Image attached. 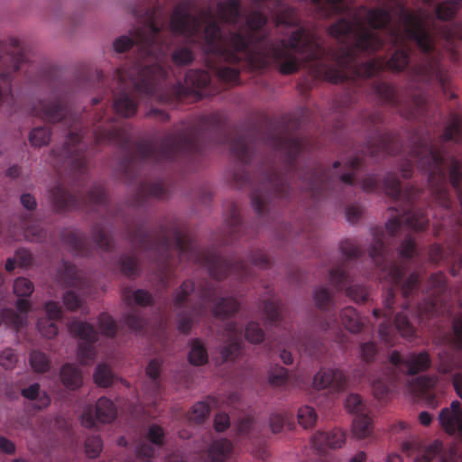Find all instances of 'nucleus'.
Wrapping results in <instances>:
<instances>
[{"mask_svg": "<svg viewBox=\"0 0 462 462\" xmlns=\"http://www.w3.org/2000/svg\"><path fill=\"white\" fill-rule=\"evenodd\" d=\"M345 380V375L338 369H321L313 378V387L318 390L325 388L338 389Z\"/></svg>", "mask_w": 462, "mask_h": 462, "instance_id": "1a4fd4ad", "label": "nucleus"}, {"mask_svg": "<svg viewBox=\"0 0 462 462\" xmlns=\"http://www.w3.org/2000/svg\"><path fill=\"white\" fill-rule=\"evenodd\" d=\"M189 360L194 365H202L207 363L208 353L200 341L193 340L191 342Z\"/></svg>", "mask_w": 462, "mask_h": 462, "instance_id": "6ab92c4d", "label": "nucleus"}, {"mask_svg": "<svg viewBox=\"0 0 462 462\" xmlns=\"http://www.w3.org/2000/svg\"><path fill=\"white\" fill-rule=\"evenodd\" d=\"M15 258L17 259L19 265H27L31 261V254L26 250H19L15 253Z\"/></svg>", "mask_w": 462, "mask_h": 462, "instance_id": "0e129e2a", "label": "nucleus"}, {"mask_svg": "<svg viewBox=\"0 0 462 462\" xmlns=\"http://www.w3.org/2000/svg\"><path fill=\"white\" fill-rule=\"evenodd\" d=\"M148 439L154 444H161L163 439L162 429L157 425H152L148 430Z\"/></svg>", "mask_w": 462, "mask_h": 462, "instance_id": "5fc2aeb1", "label": "nucleus"}, {"mask_svg": "<svg viewBox=\"0 0 462 462\" xmlns=\"http://www.w3.org/2000/svg\"><path fill=\"white\" fill-rule=\"evenodd\" d=\"M131 298L130 301L133 300L134 303L142 306L149 304L152 300L151 295L143 290H136L133 291Z\"/></svg>", "mask_w": 462, "mask_h": 462, "instance_id": "8fccbe9b", "label": "nucleus"}, {"mask_svg": "<svg viewBox=\"0 0 462 462\" xmlns=\"http://www.w3.org/2000/svg\"><path fill=\"white\" fill-rule=\"evenodd\" d=\"M408 64V54L405 48L398 49L388 61V67L393 70H402Z\"/></svg>", "mask_w": 462, "mask_h": 462, "instance_id": "393cba45", "label": "nucleus"}, {"mask_svg": "<svg viewBox=\"0 0 462 462\" xmlns=\"http://www.w3.org/2000/svg\"><path fill=\"white\" fill-rule=\"evenodd\" d=\"M158 32L155 25H149L143 31L139 32L134 39L138 44H142L143 48H146L147 51H151V45L154 42V36Z\"/></svg>", "mask_w": 462, "mask_h": 462, "instance_id": "4be33fe9", "label": "nucleus"}, {"mask_svg": "<svg viewBox=\"0 0 462 462\" xmlns=\"http://www.w3.org/2000/svg\"><path fill=\"white\" fill-rule=\"evenodd\" d=\"M116 415V410L113 402L102 397L97 400L95 407L90 404L84 405L80 411L79 420L85 428H93L97 421L102 423L111 422Z\"/></svg>", "mask_w": 462, "mask_h": 462, "instance_id": "39448f33", "label": "nucleus"}, {"mask_svg": "<svg viewBox=\"0 0 462 462\" xmlns=\"http://www.w3.org/2000/svg\"><path fill=\"white\" fill-rule=\"evenodd\" d=\"M85 448L88 457H97L102 450V440L97 436L88 438L86 440Z\"/></svg>", "mask_w": 462, "mask_h": 462, "instance_id": "ea45409f", "label": "nucleus"}, {"mask_svg": "<svg viewBox=\"0 0 462 462\" xmlns=\"http://www.w3.org/2000/svg\"><path fill=\"white\" fill-rule=\"evenodd\" d=\"M384 189L386 192L393 197H398L400 194V184L394 175H388L384 180Z\"/></svg>", "mask_w": 462, "mask_h": 462, "instance_id": "49530a36", "label": "nucleus"}, {"mask_svg": "<svg viewBox=\"0 0 462 462\" xmlns=\"http://www.w3.org/2000/svg\"><path fill=\"white\" fill-rule=\"evenodd\" d=\"M454 344L457 348H462V317L454 322Z\"/></svg>", "mask_w": 462, "mask_h": 462, "instance_id": "4d7b16f0", "label": "nucleus"}, {"mask_svg": "<svg viewBox=\"0 0 462 462\" xmlns=\"http://www.w3.org/2000/svg\"><path fill=\"white\" fill-rule=\"evenodd\" d=\"M390 20V14L380 9L356 11L352 22L341 20L333 24L329 33L337 40L346 39L360 51H374L382 41L374 32L375 28L384 25Z\"/></svg>", "mask_w": 462, "mask_h": 462, "instance_id": "f03ea898", "label": "nucleus"}, {"mask_svg": "<svg viewBox=\"0 0 462 462\" xmlns=\"http://www.w3.org/2000/svg\"><path fill=\"white\" fill-rule=\"evenodd\" d=\"M51 134L45 127H38L32 131L30 134V142L33 146L41 147L49 143Z\"/></svg>", "mask_w": 462, "mask_h": 462, "instance_id": "473e14b6", "label": "nucleus"}, {"mask_svg": "<svg viewBox=\"0 0 462 462\" xmlns=\"http://www.w3.org/2000/svg\"><path fill=\"white\" fill-rule=\"evenodd\" d=\"M172 59L179 65H186L193 60V54L188 48H180L173 53Z\"/></svg>", "mask_w": 462, "mask_h": 462, "instance_id": "37998d69", "label": "nucleus"}, {"mask_svg": "<svg viewBox=\"0 0 462 462\" xmlns=\"http://www.w3.org/2000/svg\"><path fill=\"white\" fill-rule=\"evenodd\" d=\"M157 67H152V68H144V69H138V75L135 76L133 73H128L125 70L119 71L118 72V80L122 84H125L126 78H129L133 86L135 88H142V81H146L150 78L151 75H153L155 73V70L157 69Z\"/></svg>", "mask_w": 462, "mask_h": 462, "instance_id": "2eb2a0df", "label": "nucleus"}, {"mask_svg": "<svg viewBox=\"0 0 462 462\" xmlns=\"http://www.w3.org/2000/svg\"><path fill=\"white\" fill-rule=\"evenodd\" d=\"M60 282L62 283H66L71 287H76L78 284V281L76 279L75 268L71 265L67 266L60 275Z\"/></svg>", "mask_w": 462, "mask_h": 462, "instance_id": "c03bdc74", "label": "nucleus"}, {"mask_svg": "<svg viewBox=\"0 0 462 462\" xmlns=\"http://www.w3.org/2000/svg\"><path fill=\"white\" fill-rule=\"evenodd\" d=\"M34 290L32 282L23 277L17 278L14 282V293L18 297L15 310H5L2 320L15 329L28 324V314L32 310L30 300L23 299L29 297Z\"/></svg>", "mask_w": 462, "mask_h": 462, "instance_id": "20e7f679", "label": "nucleus"}, {"mask_svg": "<svg viewBox=\"0 0 462 462\" xmlns=\"http://www.w3.org/2000/svg\"><path fill=\"white\" fill-rule=\"evenodd\" d=\"M288 377V371L283 367H276L269 374V381L273 384L280 385L283 383Z\"/></svg>", "mask_w": 462, "mask_h": 462, "instance_id": "a18cd8bd", "label": "nucleus"}, {"mask_svg": "<svg viewBox=\"0 0 462 462\" xmlns=\"http://www.w3.org/2000/svg\"><path fill=\"white\" fill-rule=\"evenodd\" d=\"M458 134H459V123L457 120H455L453 122V124L448 128H447V130L444 134V137L447 140H452V139H455L457 137V135H458Z\"/></svg>", "mask_w": 462, "mask_h": 462, "instance_id": "e2e57ef3", "label": "nucleus"}, {"mask_svg": "<svg viewBox=\"0 0 462 462\" xmlns=\"http://www.w3.org/2000/svg\"><path fill=\"white\" fill-rule=\"evenodd\" d=\"M276 24H284L289 27H297L298 20L292 9L289 7H280L278 13L275 14Z\"/></svg>", "mask_w": 462, "mask_h": 462, "instance_id": "5701e85b", "label": "nucleus"}, {"mask_svg": "<svg viewBox=\"0 0 462 462\" xmlns=\"http://www.w3.org/2000/svg\"><path fill=\"white\" fill-rule=\"evenodd\" d=\"M232 444L226 439L215 440L208 449V462H224L231 452Z\"/></svg>", "mask_w": 462, "mask_h": 462, "instance_id": "4468645a", "label": "nucleus"}, {"mask_svg": "<svg viewBox=\"0 0 462 462\" xmlns=\"http://www.w3.org/2000/svg\"><path fill=\"white\" fill-rule=\"evenodd\" d=\"M45 317L37 321V328L42 337L51 338L58 334L56 321L61 318V309L55 301H47L43 306Z\"/></svg>", "mask_w": 462, "mask_h": 462, "instance_id": "6e6552de", "label": "nucleus"}, {"mask_svg": "<svg viewBox=\"0 0 462 462\" xmlns=\"http://www.w3.org/2000/svg\"><path fill=\"white\" fill-rule=\"evenodd\" d=\"M30 364L32 368L38 373H43L47 371L50 366L48 357L40 351H33L31 353Z\"/></svg>", "mask_w": 462, "mask_h": 462, "instance_id": "a878e982", "label": "nucleus"}, {"mask_svg": "<svg viewBox=\"0 0 462 462\" xmlns=\"http://www.w3.org/2000/svg\"><path fill=\"white\" fill-rule=\"evenodd\" d=\"M229 425V418L226 413H218L214 421L215 429L217 431L225 430Z\"/></svg>", "mask_w": 462, "mask_h": 462, "instance_id": "13d9d810", "label": "nucleus"}, {"mask_svg": "<svg viewBox=\"0 0 462 462\" xmlns=\"http://www.w3.org/2000/svg\"><path fill=\"white\" fill-rule=\"evenodd\" d=\"M200 25V21L191 15V11L187 5H178L174 9L171 20V29L174 33L192 36L199 31Z\"/></svg>", "mask_w": 462, "mask_h": 462, "instance_id": "0eeeda50", "label": "nucleus"}, {"mask_svg": "<svg viewBox=\"0 0 462 462\" xmlns=\"http://www.w3.org/2000/svg\"><path fill=\"white\" fill-rule=\"evenodd\" d=\"M346 440L345 433L340 430H335L328 433H319L315 436V442L319 445L326 443L332 448L342 447Z\"/></svg>", "mask_w": 462, "mask_h": 462, "instance_id": "f3484780", "label": "nucleus"}, {"mask_svg": "<svg viewBox=\"0 0 462 462\" xmlns=\"http://www.w3.org/2000/svg\"><path fill=\"white\" fill-rule=\"evenodd\" d=\"M395 325L403 337H410L412 335V328L408 321L406 315L402 313L398 314L395 319Z\"/></svg>", "mask_w": 462, "mask_h": 462, "instance_id": "79ce46f5", "label": "nucleus"}, {"mask_svg": "<svg viewBox=\"0 0 462 462\" xmlns=\"http://www.w3.org/2000/svg\"><path fill=\"white\" fill-rule=\"evenodd\" d=\"M403 221H405L410 227L415 230L424 228L428 223V220L420 211L409 212Z\"/></svg>", "mask_w": 462, "mask_h": 462, "instance_id": "7c9ffc66", "label": "nucleus"}, {"mask_svg": "<svg viewBox=\"0 0 462 462\" xmlns=\"http://www.w3.org/2000/svg\"><path fill=\"white\" fill-rule=\"evenodd\" d=\"M389 359L391 374H383L372 383L373 391L378 397H383L395 389L399 374L406 372L409 374H413L427 369L430 365V359L426 352L409 353L402 356L394 351L390 355Z\"/></svg>", "mask_w": 462, "mask_h": 462, "instance_id": "7ed1b4c3", "label": "nucleus"}, {"mask_svg": "<svg viewBox=\"0 0 462 462\" xmlns=\"http://www.w3.org/2000/svg\"><path fill=\"white\" fill-rule=\"evenodd\" d=\"M95 383L101 387H108L115 380L112 370L105 364H99L93 374Z\"/></svg>", "mask_w": 462, "mask_h": 462, "instance_id": "a211bd4d", "label": "nucleus"}, {"mask_svg": "<svg viewBox=\"0 0 462 462\" xmlns=\"http://www.w3.org/2000/svg\"><path fill=\"white\" fill-rule=\"evenodd\" d=\"M115 109L123 116H131L136 109L135 103L126 95H121L115 101Z\"/></svg>", "mask_w": 462, "mask_h": 462, "instance_id": "412c9836", "label": "nucleus"}, {"mask_svg": "<svg viewBox=\"0 0 462 462\" xmlns=\"http://www.w3.org/2000/svg\"><path fill=\"white\" fill-rule=\"evenodd\" d=\"M285 417V413H273L271 415L269 424L273 432L278 433L282 430Z\"/></svg>", "mask_w": 462, "mask_h": 462, "instance_id": "de8ad7c7", "label": "nucleus"}, {"mask_svg": "<svg viewBox=\"0 0 462 462\" xmlns=\"http://www.w3.org/2000/svg\"><path fill=\"white\" fill-rule=\"evenodd\" d=\"M317 420V414L312 407L303 406L298 411V421L304 427H311Z\"/></svg>", "mask_w": 462, "mask_h": 462, "instance_id": "c756f323", "label": "nucleus"}, {"mask_svg": "<svg viewBox=\"0 0 462 462\" xmlns=\"http://www.w3.org/2000/svg\"><path fill=\"white\" fill-rule=\"evenodd\" d=\"M415 250L414 243L411 239L405 240L400 247V254L402 257H411L412 256Z\"/></svg>", "mask_w": 462, "mask_h": 462, "instance_id": "bf43d9fd", "label": "nucleus"}, {"mask_svg": "<svg viewBox=\"0 0 462 462\" xmlns=\"http://www.w3.org/2000/svg\"><path fill=\"white\" fill-rule=\"evenodd\" d=\"M352 432L357 439H365L372 433V420L368 413L356 415L352 423Z\"/></svg>", "mask_w": 462, "mask_h": 462, "instance_id": "ddd939ff", "label": "nucleus"}, {"mask_svg": "<svg viewBox=\"0 0 462 462\" xmlns=\"http://www.w3.org/2000/svg\"><path fill=\"white\" fill-rule=\"evenodd\" d=\"M209 405L206 402H199L194 404L189 414V420L194 422H201L209 413Z\"/></svg>", "mask_w": 462, "mask_h": 462, "instance_id": "cd10ccee", "label": "nucleus"}, {"mask_svg": "<svg viewBox=\"0 0 462 462\" xmlns=\"http://www.w3.org/2000/svg\"><path fill=\"white\" fill-rule=\"evenodd\" d=\"M70 333L78 336L80 339L77 352V357L82 365L90 363L95 357L94 347L90 343L97 339V334L93 328L82 321H74L69 324Z\"/></svg>", "mask_w": 462, "mask_h": 462, "instance_id": "423d86ee", "label": "nucleus"}, {"mask_svg": "<svg viewBox=\"0 0 462 462\" xmlns=\"http://www.w3.org/2000/svg\"><path fill=\"white\" fill-rule=\"evenodd\" d=\"M441 450L442 441L436 439L426 448L424 454L417 458L415 462H430Z\"/></svg>", "mask_w": 462, "mask_h": 462, "instance_id": "c9c22d12", "label": "nucleus"}, {"mask_svg": "<svg viewBox=\"0 0 462 462\" xmlns=\"http://www.w3.org/2000/svg\"><path fill=\"white\" fill-rule=\"evenodd\" d=\"M345 407L349 412L356 414V416L361 413H368L358 394H349L346 399Z\"/></svg>", "mask_w": 462, "mask_h": 462, "instance_id": "bb28decb", "label": "nucleus"}, {"mask_svg": "<svg viewBox=\"0 0 462 462\" xmlns=\"http://www.w3.org/2000/svg\"><path fill=\"white\" fill-rule=\"evenodd\" d=\"M237 309V302L233 298L223 299L214 309L216 316L228 315Z\"/></svg>", "mask_w": 462, "mask_h": 462, "instance_id": "e433bc0d", "label": "nucleus"}, {"mask_svg": "<svg viewBox=\"0 0 462 462\" xmlns=\"http://www.w3.org/2000/svg\"><path fill=\"white\" fill-rule=\"evenodd\" d=\"M245 337L247 341L257 344L263 340L264 333L257 322H248L245 328Z\"/></svg>", "mask_w": 462, "mask_h": 462, "instance_id": "b1692460", "label": "nucleus"}, {"mask_svg": "<svg viewBox=\"0 0 462 462\" xmlns=\"http://www.w3.org/2000/svg\"><path fill=\"white\" fill-rule=\"evenodd\" d=\"M311 3L318 5L319 6H323L328 5L331 6L335 12H339L342 10L341 2L342 0H310Z\"/></svg>", "mask_w": 462, "mask_h": 462, "instance_id": "680f3d73", "label": "nucleus"}, {"mask_svg": "<svg viewBox=\"0 0 462 462\" xmlns=\"http://www.w3.org/2000/svg\"><path fill=\"white\" fill-rule=\"evenodd\" d=\"M449 173L453 185L457 187L458 185V180L462 178V171L459 162L455 159H451L450 161Z\"/></svg>", "mask_w": 462, "mask_h": 462, "instance_id": "603ef678", "label": "nucleus"}, {"mask_svg": "<svg viewBox=\"0 0 462 462\" xmlns=\"http://www.w3.org/2000/svg\"><path fill=\"white\" fill-rule=\"evenodd\" d=\"M0 449L5 453H13L14 451V445L5 437H0Z\"/></svg>", "mask_w": 462, "mask_h": 462, "instance_id": "774afa93", "label": "nucleus"}, {"mask_svg": "<svg viewBox=\"0 0 462 462\" xmlns=\"http://www.w3.org/2000/svg\"><path fill=\"white\" fill-rule=\"evenodd\" d=\"M62 301L67 310H75L81 306L82 297L74 289H70L64 293Z\"/></svg>", "mask_w": 462, "mask_h": 462, "instance_id": "72a5a7b5", "label": "nucleus"}, {"mask_svg": "<svg viewBox=\"0 0 462 462\" xmlns=\"http://www.w3.org/2000/svg\"><path fill=\"white\" fill-rule=\"evenodd\" d=\"M265 322L269 325L276 323L281 317L280 306L270 301L264 305Z\"/></svg>", "mask_w": 462, "mask_h": 462, "instance_id": "58836bf2", "label": "nucleus"}, {"mask_svg": "<svg viewBox=\"0 0 462 462\" xmlns=\"http://www.w3.org/2000/svg\"><path fill=\"white\" fill-rule=\"evenodd\" d=\"M437 384V378L431 377H420L417 378L415 383L410 385V391L415 393H424Z\"/></svg>", "mask_w": 462, "mask_h": 462, "instance_id": "2f4dec72", "label": "nucleus"}, {"mask_svg": "<svg viewBox=\"0 0 462 462\" xmlns=\"http://www.w3.org/2000/svg\"><path fill=\"white\" fill-rule=\"evenodd\" d=\"M134 44V40L128 36H121L115 40L113 43L114 50L116 52H123L128 50Z\"/></svg>", "mask_w": 462, "mask_h": 462, "instance_id": "3c124183", "label": "nucleus"}, {"mask_svg": "<svg viewBox=\"0 0 462 462\" xmlns=\"http://www.w3.org/2000/svg\"><path fill=\"white\" fill-rule=\"evenodd\" d=\"M313 299L319 308H323L330 299V292L325 287H318L313 291Z\"/></svg>", "mask_w": 462, "mask_h": 462, "instance_id": "a19ab883", "label": "nucleus"}, {"mask_svg": "<svg viewBox=\"0 0 462 462\" xmlns=\"http://www.w3.org/2000/svg\"><path fill=\"white\" fill-rule=\"evenodd\" d=\"M22 394L24 398L33 401V405L37 409L47 407L51 402L49 396L44 392L40 391L37 383H33L23 389Z\"/></svg>", "mask_w": 462, "mask_h": 462, "instance_id": "dca6fc26", "label": "nucleus"}, {"mask_svg": "<svg viewBox=\"0 0 462 462\" xmlns=\"http://www.w3.org/2000/svg\"><path fill=\"white\" fill-rule=\"evenodd\" d=\"M238 5L239 0L218 4V18L232 24L233 28L227 37L220 32L214 22H208L204 31L207 51L221 55L230 62L247 60L259 69L274 61L283 74L296 71L304 63L316 77L328 81L337 83L347 78L346 69L352 53L347 51L346 60L337 58L332 64L317 35L301 26L288 41L283 40L280 44L263 50H252L254 37L251 34L265 24L266 18L258 12L244 17L239 14Z\"/></svg>", "mask_w": 462, "mask_h": 462, "instance_id": "f257e3e1", "label": "nucleus"}, {"mask_svg": "<svg viewBox=\"0 0 462 462\" xmlns=\"http://www.w3.org/2000/svg\"><path fill=\"white\" fill-rule=\"evenodd\" d=\"M16 363L17 356L12 349L5 348L0 353V366L5 370L14 369Z\"/></svg>", "mask_w": 462, "mask_h": 462, "instance_id": "4c0bfd02", "label": "nucleus"}, {"mask_svg": "<svg viewBox=\"0 0 462 462\" xmlns=\"http://www.w3.org/2000/svg\"><path fill=\"white\" fill-rule=\"evenodd\" d=\"M162 361L159 358L151 360L146 367V376L151 380L149 386H144V391L147 393L154 394L160 389V383L158 378L161 374Z\"/></svg>", "mask_w": 462, "mask_h": 462, "instance_id": "f8f14e48", "label": "nucleus"}, {"mask_svg": "<svg viewBox=\"0 0 462 462\" xmlns=\"http://www.w3.org/2000/svg\"><path fill=\"white\" fill-rule=\"evenodd\" d=\"M194 289V285L191 282H185L180 288L176 291L174 299L177 302L182 301L189 292Z\"/></svg>", "mask_w": 462, "mask_h": 462, "instance_id": "6e6d98bb", "label": "nucleus"}, {"mask_svg": "<svg viewBox=\"0 0 462 462\" xmlns=\"http://www.w3.org/2000/svg\"><path fill=\"white\" fill-rule=\"evenodd\" d=\"M440 162V157L439 154L433 152L432 151H430V156L425 159H421L420 161V164L423 167L425 163L431 164L433 167H438Z\"/></svg>", "mask_w": 462, "mask_h": 462, "instance_id": "69168bd1", "label": "nucleus"}, {"mask_svg": "<svg viewBox=\"0 0 462 462\" xmlns=\"http://www.w3.org/2000/svg\"><path fill=\"white\" fill-rule=\"evenodd\" d=\"M23 206L27 209H32L36 206L35 199L30 194H23L21 197Z\"/></svg>", "mask_w": 462, "mask_h": 462, "instance_id": "338daca9", "label": "nucleus"}, {"mask_svg": "<svg viewBox=\"0 0 462 462\" xmlns=\"http://www.w3.org/2000/svg\"><path fill=\"white\" fill-rule=\"evenodd\" d=\"M60 381L69 389L75 390L82 384L81 371L72 364H66L60 369Z\"/></svg>", "mask_w": 462, "mask_h": 462, "instance_id": "9d476101", "label": "nucleus"}, {"mask_svg": "<svg viewBox=\"0 0 462 462\" xmlns=\"http://www.w3.org/2000/svg\"><path fill=\"white\" fill-rule=\"evenodd\" d=\"M226 337L229 344L228 346L225 347L222 351L223 357L228 359L231 357L234 351H236L241 344V329L240 328L233 323L227 324L226 328Z\"/></svg>", "mask_w": 462, "mask_h": 462, "instance_id": "9b49d317", "label": "nucleus"}, {"mask_svg": "<svg viewBox=\"0 0 462 462\" xmlns=\"http://www.w3.org/2000/svg\"><path fill=\"white\" fill-rule=\"evenodd\" d=\"M458 455V445L457 443H452L448 448H445L442 443V450L435 458H438V462H457Z\"/></svg>", "mask_w": 462, "mask_h": 462, "instance_id": "c85d7f7f", "label": "nucleus"}, {"mask_svg": "<svg viewBox=\"0 0 462 462\" xmlns=\"http://www.w3.org/2000/svg\"><path fill=\"white\" fill-rule=\"evenodd\" d=\"M188 80L190 84L196 88H202L208 82V75L205 72L189 73L188 75Z\"/></svg>", "mask_w": 462, "mask_h": 462, "instance_id": "864d4df0", "label": "nucleus"}, {"mask_svg": "<svg viewBox=\"0 0 462 462\" xmlns=\"http://www.w3.org/2000/svg\"><path fill=\"white\" fill-rule=\"evenodd\" d=\"M347 295L356 302L364 301L367 297L365 289L358 285L349 287L347 289Z\"/></svg>", "mask_w": 462, "mask_h": 462, "instance_id": "09e8293b", "label": "nucleus"}, {"mask_svg": "<svg viewBox=\"0 0 462 462\" xmlns=\"http://www.w3.org/2000/svg\"><path fill=\"white\" fill-rule=\"evenodd\" d=\"M341 321L344 327L351 332H357L361 328V320L353 308L347 307L341 312Z\"/></svg>", "mask_w": 462, "mask_h": 462, "instance_id": "aec40b11", "label": "nucleus"}, {"mask_svg": "<svg viewBox=\"0 0 462 462\" xmlns=\"http://www.w3.org/2000/svg\"><path fill=\"white\" fill-rule=\"evenodd\" d=\"M98 329L103 335L112 337L116 334V326L109 315L102 314L98 318Z\"/></svg>", "mask_w": 462, "mask_h": 462, "instance_id": "f704fd0d", "label": "nucleus"}, {"mask_svg": "<svg viewBox=\"0 0 462 462\" xmlns=\"http://www.w3.org/2000/svg\"><path fill=\"white\" fill-rule=\"evenodd\" d=\"M375 346L372 343H366L361 346V356L364 360H370L375 354Z\"/></svg>", "mask_w": 462, "mask_h": 462, "instance_id": "052dcab7", "label": "nucleus"}]
</instances>
